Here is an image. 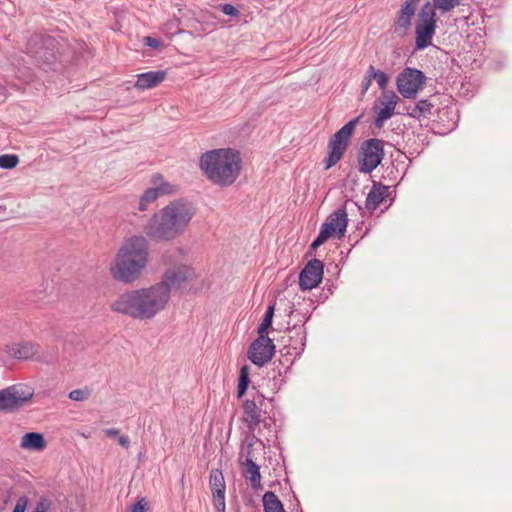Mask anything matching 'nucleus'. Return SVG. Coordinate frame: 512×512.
Instances as JSON below:
<instances>
[{"label": "nucleus", "mask_w": 512, "mask_h": 512, "mask_svg": "<svg viewBox=\"0 0 512 512\" xmlns=\"http://www.w3.org/2000/svg\"><path fill=\"white\" fill-rule=\"evenodd\" d=\"M372 79H369V72L367 71L365 81L363 82V92H366L371 84Z\"/></svg>", "instance_id": "42"}, {"label": "nucleus", "mask_w": 512, "mask_h": 512, "mask_svg": "<svg viewBox=\"0 0 512 512\" xmlns=\"http://www.w3.org/2000/svg\"><path fill=\"white\" fill-rule=\"evenodd\" d=\"M19 163V157L15 154L0 155V168L13 169Z\"/></svg>", "instance_id": "32"}, {"label": "nucleus", "mask_w": 512, "mask_h": 512, "mask_svg": "<svg viewBox=\"0 0 512 512\" xmlns=\"http://www.w3.org/2000/svg\"><path fill=\"white\" fill-rule=\"evenodd\" d=\"M358 122L359 117L350 120L331 137L328 144V155L324 160L326 169L333 167L341 160Z\"/></svg>", "instance_id": "6"}, {"label": "nucleus", "mask_w": 512, "mask_h": 512, "mask_svg": "<svg viewBox=\"0 0 512 512\" xmlns=\"http://www.w3.org/2000/svg\"><path fill=\"white\" fill-rule=\"evenodd\" d=\"M119 444L124 448H128L129 444H130V440L127 436L122 435L119 437Z\"/></svg>", "instance_id": "41"}, {"label": "nucleus", "mask_w": 512, "mask_h": 512, "mask_svg": "<svg viewBox=\"0 0 512 512\" xmlns=\"http://www.w3.org/2000/svg\"><path fill=\"white\" fill-rule=\"evenodd\" d=\"M462 0H433V12L438 10L441 14H446L460 5Z\"/></svg>", "instance_id": "27"}, {"label": "nucleus", "mask_w": 512, "mask_h": 512, "mask_svg": "<svg viewBox=\"0 0 512 512\" xmlns=\"http://www.w3.org/2000/svg\"><path fill=\"white\" fill-rule=\"evenodd\" d=\"M275 345L268 336L258 335L248 349L249 360L261 367L268 363L274 356Z\"/></svg>", "instance_id": "12"}, {"label": "nucleus", "mask_w": 512, "mask_h": 512, "mask_svg": "<svg viewBox=\"0 0 512 512\" xmlns=\"http://www.w3.org/2000/svg\"><path fill=\"white\" fill-rule=\"evenodd\" d=\"M274 310V305L268 306L264 318L258 327V335H266L268 328L272 325Z\"/></svg>", "instance_id": "30"}, {"label": "nucleus", "mask_w": 512, "mask_h": 512, "mask_svg": "<svg viewBox=\"0 0 512 512\" xmlns=\"http://www.w3.org/2000/svg\"><path fill=\"white\" fill-rule=\"evenodd\" d=\"M194 205L184 199L171 201L145 225L147 236L156 241H172L181 236L195 216Z\"/></svg>", "instance_id": "2"}, {"label": "nucleus", "mask_w": 512, "mask_h": 512, "mask_svg": "<svg viewBox=\"0 0 512 512\" xmlns=\"http://www.w3.org/2000/svg\"><path fill=\"white\" fill-rule=\"evenodd\" d=\"M426 77L422 71L407 67L399 73L396 86L404 98H414L425 84Z\"/></svg>", "instance_id": "9"}, {"label": "nucleus", "mask_w": 512, "mask_h": 512, "mask_svg": "<svg viewBox=\"0 0 512 512\" xmlns=\"http://www.w3.org/2000/svg\"><path fill=\"white\" fill-rule=\"evenodd\" d=\"M151 184L156 188L160 196L172 195L179 190L177 184L164 180L160 174H156L151 178Z\"/></svg>", "instance_id": "23"}, {"label": "nucleus", "mask_w": 512, "mask_h": 512, "mask_svg": "<svg viewBox=\"0 0 512 512\" xmlns=\"http://www.w3.org/2000/svg\"><path fill=\"white\" fill-rule=\"evenodd\" d=\"M20 447L25 450L43 451L46 448V441L41 433L29 432L22 436Z\"/></svg>", "instance_id": "21"}, {"label": "nucleus", "mask_w": 512, "mask_h": 512, "mask_svg": "<svg viewBox=\"0 0 512 512\" xmlns=\"http://www.w3.org/2000/svg\"><path fill=\"white\" fill-rule=\"evenodd\" d=\"M419 0H406L399 11V15L395 21V30L405 32L411 25L412 17L416 11V4Z\"/></svg>", "instance_id": "18"}, {"label": "nucleus", "mask_w": 512, "mask_h": 512, "mask_svg": "<svg viewBox=\"0 0 512 512\" xmlns=\"http://www.w3.org/2000/svg\"><path fill=\"white\" fill-rule=\"evenodd\" d=\"M249 368L243 366L240 369L239 383H238V397L241 398L247 391L249 385Z\"/></svg>", "instance_id": "31"}, {"label": "nucleus", "mask_w": 512, "mask_h": 512, "mask_svg": "<svg viewBox=\"0 0 512 512\" xmlns=\"http://www.w3.org/2000/svg\"><path fill=\"white\" fill-rule=\"evenodd\" d=\"M28 505V498L26 496H21L14 507L13 512H25Z\"/></svg>", "instance_id": "35"}, {"label": "nucleus", "mask_w": 512, "mask_h": 512, "mask_svg": "<svg viewBox=\"0 0 512 512\" xmlns=\"http://www.w3.org/2000/svg\"><path fill=\"white\" fill-rule=\"evenodd\" d=\"M348 224L347 213L344 208H338L331 213L326 221L321 225L318 236L311 244V248L316 249L329 238L341 239L344 237Z\"/></svg>", "instance_id": "7"}, {"label": "nucleus", "mask_w": 512, "mask_h": 512, "mask_svg": "<svg viewBox=\"0 0 512 512\" xmlns=\"http://www.w3.org/2000/svg\"><path fill=\"white\" fill-rule=\"evenodd\" d=\"M323 278V263L318 259L310 260L299 275V286L302 290L316 288Z\"/></svg>", "instance_id": "14"}, {"label": "nucleus", "mask_w": 512, "mask_h": 512, "mask_svg": "<svg viewBox=\"0 0 512 512\" xmlns=\"http://www.w3.org/2000/svg\"><path fill=\"white\" fill-rule=\"evenodd\" d=\"M35 40L32 39L28 43V52L31 53L37 60L42 61L44 63L49 61V57H54L53 53L48 52L50 47L53 46V40L51 38H45L42 42L41 47L36 48Z\"/></svg>", "instance_id": "22"}, {"label": "nucleus", "mask_w": 512, "mask_h": 512, "mask_svg": "<svg viewBox=\"0 0 512 512\" xmlns=\"http://www.w3.org/2000/svg\"><path fill=\"white\" fill-rule=\"evenodd\" d=\"M383 156V142L376 138L367 140L361 148L360 172L371 173L381 163Z\"/></svg>", "instance_id": "10"}, {"label": "nucleus", "mask_w": 512, "mask_h": 512, "mask_svg": "<svg viewBox=\"0 0 512 512\" xmlns=\"http://www.w3.org/2000/svg\"><path fill=\"white\" fill-rule=\"evenodd\" d=\"M368 72L369 79L375 80L382 91L387 90L386 86L388 84L389 78L385 72L375 69L372 65L369 66Z\"/></svg>", "instance_id": "29"}, {"label": "nucleus", "mask_w": 512, "mask_h": 512, "mask_svg": "<svg viewBox=\"0 0 512 512\" xmlns=\"http://www.w3.org/2000/svg\"><path fill=\"white\" fill-rule=\"evenodd\" d=\"M149 262V245L144 236L125 238L109 266L112 278L130 284L138 280Z\"/></svg>", "instance_id": "3"}, {"label": "nucleus", "mask_w": 512, "mask_h": 512, "mask_svg": "<svg viewBox=\"0 0 512 512\" xmlns=\"http://www.w3.org/2000/svg\"><path fill=\"white\" fill-rule=\"evenodd\" d=\"M388 193V186L374 183L367 195L365 207L371 212L376 210L379 205L386 199Z\"/></svg>", "instance_id": "20"}, {"label": "nucleus", "mask_w": 512, "mask_h": 512, "mask_svg": "<svg viewBox=\"0 0 512 512\" xmlns=\"http://www.w3.org/2000/svg\"><path fill=\"white\" fill-rule=\"evenodd\" d=\"M176 252H167L163 255L162 260L163 263L168 265L173 263V258Z\"/></svg>", "instance_id": "40"}, {"label": "nucleus", "mask_w": 512, "mask_h": 512, "mask_svg": "<svg viewBox=\"0 0 512 512\" xmlns=\"http://www.w3.org/2000/svg\"><path fill=\"white\" fill-rule=\"evenodd\" d=\"M170 303L168 291L163 284L129 289L119 294L110 309L138 321H148L164 312Z\"/></svg>", "instance_id": "1"}, {"label": "nucleus", "mask_w": 512, "mask_h": 512, "mask_svg": "<svg viewBox=\"0 0 512 512\" xmlns=\"http://www.w3.org/2000/svg\"><path fill=\"white\" fill-rule=\"evenodd\" d=\"M379 106H375V120L374 125L377 128H382L384 123L389 120L393 115L395 108L399 102V97L392 90L382 91L379 97Z\"/></svg>", "instance_id": "13"}, {"label": "nucleus", "mask_w": 512, "mask_h": 512, "mask_svg": "<svg viewBox=\"0 0 512 512\" xmlns=\"http://www.w3.org/2000/svg\"><path fill=\"white\" fill-rule=\"evenodd\" d=\"M265 400L262 394L257 393L252 400H246L243 403L244 421L248 424L249 429L254 430L261 420V409Z\"/></svg>", "instance_id": "16"}, {"label": "nucleus", "mask_w": 512, "mask_h": 512, "mask_svg": "<svg viewBox=\"0 0 512 512\" xmlns=\"http://www.w3.org/2000/svg\"><path fill=\"white\" fill-rule=\"evenodd\" d=\"M221 11L228 16H237L239 11L231 4L221 5Z\"/></svg>", "instance_id": "36"}, {"label": "nucleus", "mask_w": 512, "mask_h": 512, "mask_svg": "<svg viewBox=\"0 0 512 512\" xmlns=\"http://www.w3.org/2000/svg\"><path fill=\"white\" fill-rule=\"evenodd\" d=\"M118 434V430L114 428H110L106 430V435L109 437H114Z\"/></svg>", "instance_id": "43"}, {"label": "nucleus", "mask_w": 512, "mask_h": 512, "mask_svg": "<svg viewBox=\"0 0 512 512\" xmlns=\"http://www.w3.org/2000/svg\"><path fill=\"white\" fill-rule=\"evenodd\" d=\"M436 31V12H433L431 2H426L418 14L415 25V48L424 50L432 44Z\"/></svg>", "instance_id": "5"}, {"label": "nucleus", "mask_w": 512, "mask_h": 512, "mask_svg": "<svg viewBox=\"0 0 512 512\" xmlns=\"http://www.w3.org/2000/svg\"><path fill=\"white\" fill-rule=\"evenodd\" d=\"M48 508H49L48 500L47 499H41L37 503V505H36V507H35L33 512H47Z\"/></svg>", "instance_id": "38"}, {"label": "nucleus", "mask_w": 512, "mask_h": 512, "mask_svg": "<svg viewBox=\"0 0 512 512\" xmlns=\"http://www.w3.org/2000/svg\"><path fill=\"white\" fill-rule=\"evenodd\" d=\"M91 395V391L88 388L85 389H75L69 393V398L73 401H85Z\"/></svg>", "instance_id": "33"}, {"label": "nucleus", "mask_w": 512, "mask_h": 512, "mask_svg": "<svg viewBox=\"0 0 512 512\" xmlns=\"http://www.w3.org/2000/svg\"><path fill=\"white\" fill-rule=\"evenodd\" d=\"M209 485L213 495L216 512H225V480L221 470L213 469L209 476Z\"/></svg>", "instance_id": "15"}, {"label": "nucleus", "mask_w": 512, "mask_h": 512, "mask_svg": "<svg viewBox=\"0 0 512 512\" xmlns=\"http://www.w3.org/2000/svg\"><path fill=\"white\" fill-rule=\"evenodd\" d=\"M40 345L31 341L12 343L6 346V353L17 360H29L39 353Z\"/></svg>", "instance_id": "17"}, {"label": "nucleus", "mask_w": 512, "mask_h": 512, "mask_svg": "<svg viewBox=\"0 0 512 512\" xmlns=\"http://www.w3.org/2000/svg\"><path fill=\"white\" fill-rule=\"evenodd\" d=\"M194 269L186 264H174L169 267L161 277L157 284H163L168 291V298L171 300V293L173 289H178L184 283L193 278Z\"/></svg>", "instance_id": "11"}, {"label": "nucleus", "mask_w": 512, "mask_h": 512, "mask_svg": "<svg viewBox=\"0 0 512 512\" xmlns=\"http://www.w3.org/2000/svg\"><path fill=\"white\" fill-rule=\"evenodd\" d=\"M199 166L212 183L225 187L238 178L241 158L239 152L231 148L213 149L201 155Z\"/></svg>", "instance_id": "4"}, {"label": "nucleus", "mask_w": 512, "mask_h": 512, "mask_svg": "<svg viewBox=\"0 0 512 512\" xmlns=\"http://www.w3.org/2000/svg\"><path fill=\"white\" fill-rule=\"evenodd\" d=\"M34 395L32 387L17 384L0 390V411H12L30 401Z\"/></svg>", "instance_id": "8"}, {"label": "nucleus", "mask_w": 512, "mask_h": 512, "mask_svg": "<svg viewBox=\"0 0 512 512\" xmlns=\"http://www.w3.org/2000/svg\"><path fill=\"white\" fill-rule=\"evenodd\" d=\"M432 105L428 100H420L417 104L408 112V114L416 119L425 117L431 113Z\"/></svg>", "instance_id": "26"}, {"label": "nucleus", "mask_w": 512, "mask_h": 512, "mask_svg": "<svg viewBox=\"0 0 512 512\" xmlns=\"http://www.w3.org/2000/svg\"><path fill=\"white\" fill-rule=\"evenodd\" d=\"M28 505V498L26 496H21L14 507L13 512H25Z\"/></svg>", "instance_id": "34"}, {"label": "nucleus", "mask_w": 512, "mask_h": 512, "mask_svg": "<svg viewBox=\"0 0 512 512\" xmlns=\"http://www.w3.org/2000/svg\"><path fill=\"white\" fill-rule=\"evenodd\" d=\"M164 71H149L136 75L135 87L140 90L151 89L164 81Z\"/></svg>", "instance_id": "19"}, {"label": "nucleus", "mask_w": 512, "mask_h": 512, "mask_svg": "<svg viewBox=\"0 0 512 512\" xmlns=\"http://www.w3.org/2000/svg\"><path fill=\"white\" fill-rule=\"evenodd\" d=\"M246 470L245 476L250 480L251 486L254 489H258L261 485V474L260 467L257 465L252 459L248 458L246 460Z\"/></svg>", "instance_id": "24"}, {"label": "nucleus", "mask_w": 512, "mask_h": 512, "mask_svg": "<svg viewBox=\"0 0 512 512\" xmlns=\"http://www.w3.org/2000/svg\"><path fill=\"white\" fill-rule=\"evenodd\" d=\"M160 197V194L157 192L156 188L152 185V187L145 190L143 195L139 201V210L145 211L147 210L149 204L153 203L156 199Z\"/></svg>", "instance_id": "28"}, {"label": "nucleus", "mask_w": 512, "mask_h": 512, "mask_svg": "<svg viewBox=\"0 0 512 512\" xmlns=\"http://www.w3.org/2000/svg\"><path fill=\"white\" fill-rule=\"evenodd\" d=\"M143 42L146 46H149L153 49H157L161 45L160 40L150 37V36L144 37Z\"/></svg>", "instance_id": "37"}, {"label": "nucleus", "mask_w": 512, "mask_h": 512, "mask_svg": "<svg viewBox=\"0 0 512 512\" xmlns=\"http://www.w3.org/2000/svg\"><path fill=\"white\" fill-rule=\"evenodd\" d=\"M263 506L265 512H285L281 501L275 493L268 491L263 496Z\"/></svg>", "instance_id": "25"}, {"label": "nucleus", "mask_w": 512, "mask_h": 512, "mask_svg": "<svg viewBox=\"0 0 512 512\" xmlns=\"http://www.w3.org/2000/svg\"><path fill=\"white\" fill-rule=\"evenodd\" d=\"M145 510H146L145 504L141 500V501L134 503L130 507L129 512H145Z\"/></svg>", "instance_id": "39"}]
</instances>
